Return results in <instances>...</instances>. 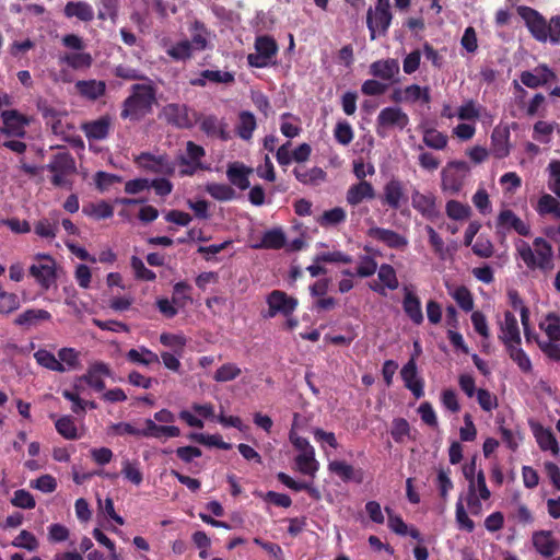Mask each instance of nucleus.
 Wrapping results in <instances>:
<instances>
[{"label": "nucleus", "instance_id": "obj_48", "mask_svg": "<svg viewBox=\"0 0 560 560\" xmlns=\"http://www.w3.org/2000/svg\"><path fill=\"white\" fill-rule=\"evenodd\" d=\"M445 212L452 220H465L470 215L471 209L457 200H448L445 206Z\"/></svg>", "mask_w": 560, "mask_h": 560}, {"label": "nucleus", "instance_id": "obj_31", "mask_svg": "<svg viewBox=\"0 0 560 560\" xmlns=\"http://www.w3.org/2000/svg\"><path fill=\"white\" fill-rule=\"evenodd\" d=\"M67 18H77L82 22H91L94 19V10L84 1H69L65 7Z\"/></svg>", "mask_w": 560, "mask_h": 560}, {"label": "nucleus", "instance_id": "obj_38", "mask_svg": "<svg viewBox=\"0 0 560 560\" xmlns=\"http://www.w3.org/2000/svg\"><path fill=\"white\" fill-rule=\"evenodd\" d=\"M285 245V235L281 229H272L264 233L261 242L255 248L280 249Z\"/></svg>", "mask_w": 560, "mask_h": 560}, {"label": "nucleus", "instance_id": "obj_27", "mask_svg": "<svg viewBox=\"0 0 560 560\" xmlns=\"http://www.w3.org/2000/svg\"><path fill=\"white\" fill-rule=\"evenodd\" d=\"M253 172L250 167L245 166L242 163L234 162L228 166L226 176L230 183L241 190L249 188L250 183L248 175Z\"/></svg>", "mask_w": 560, "mask_h": 560}, {"label": "nucleus", "instance_id": "obj_58", "mask_svg": "<svg viewBox=\"0 0 560 560\" xmlns=\"http://www.w3.org/2000/svg\"><path fill=\"white\" fill-rule=\"evenodd\" d=\"M121 474L125 476L126 479H128L136 486H139L142 482V472L136 460H124Z\"/></svg>", "mask_w": 560, "mask_h": 560}, {"label": "nucleus", "instance_id": "obj_3", "mask_svg": "<svg viewBox=\"0 0 560 560\" xmlns=\"http://www.w3.org/2000/svg\"><path fill=\"white\" fill-rule=\"evenodd\" d=\"M516 250L530 270L539 269L542 272H549L555 268L552 246L542 237H536L533 247L528 243L520 241Z\"/></svg>", "mask_w": 560, "mask_h": 560}, {"label": "nucleus", "instance_id": "obj_8", "mask_svg": "<svg viewBox=\"0 0 560 560\" xmlns=\"http://www.w3.org/2000/svg\"><path fill=\"white\" fill-rule=\"evenodd\" d=\"M380 199L383 206L398 211L401 210L402 206L407 205L409 198L404 183L398 178H392L384 185Z\"/></svg>", "mask_w": 560, "mask_h": 560}, {"label": "nucleus", "instance_id": "obj_15", "mask_svg": "<svg viewBox=\"0 0 560 560\" xmlns=\"http://www.w3.org/2000/svg\"><path fill=\"white\" fill-rule=\"evenodd\" d=\"M399 71V61L394 58L380 59L370 65V74L383 81H397Z\"/></svg>", "mask_w": 560, "mask_h": 560}, {"label": "nucleus", "instance_id": "obj_62", "mask_svg": "<svg viewBox=\"0 0 560 560\" xmlns=\"http://www.w3.org/2000/svg\"><path fill=\"white\" fill-rule=\"evenodd\" d=\"M534 139L540 143H548L553 132V125L544 120H538L534 125Z\"/></svg>", "mask_w": 560, "mask_h": 560}, {"label": "nucleus", "instance_id": "obj_18", "mask_svg": "<svg viewBox=\"0 0 560 560\" xmlns=\"http://www.w3.org/2000/svg\"><path fill=\"white\" fill-rule=\"evenodd\" d=\"M3 129L2 131L9 136L22 137L25 132V126L28 124L27 118L15 109L3 110L1 113Z\"/></svg>", "mask_w": 560, "mask_h": 560}, {"label": "nucleus", "instance_id": "obj_12", "mask_svg": "<svg viewBox=\"0 0 560 560\" xmlns=\"http://www.w3.org/2000/svg\"><path fill=\"white\" fill-rule=\"evenodd\" d=\"M498 230L515 231L521 236H528L530 234V226L517 217L512 210H502L497 218Z\"/></svg>", "mask_w": 560, "mask_h": 560}, {"label": "nucleus", "instance_id": "obj_2", "mask_svg": "<svg viewBox=\"0 0 560 560\" xmlns=\"http://www.w3.org/2000/svg\"><path fill=\"white\" fill-rule=\"evenodd\" d=\"M155 101L156 92L151 84H133L130 95L122 103L120 117L139 121L152 112Z\"/></svg>", "mask_w": 560, "mask_h": 560}, {"label": "nucleus", "instance_id": "obj_13", "mask_svg": "<svg viewBox=\"0 0 560 560\" xmlns=\"http://www.w3.org/2000/svg\"><path fill=\"white\" fill-rule=\"evenodd\" d=\"M187 155L179 156L180 165H190L192 163L191 170H180L182 176H192L198 170H206L201 163V159L206 155V151L201 145L196 144L192 141L187 142L186 147Z\"/></svg>", "mask_w": 560, "mask_h": 560}, {"label": "nucleus", "instance_id": "obj_43", "mask_svg": "<svg viewBox=\"0 0 560 560\" xmlns=\"http://www.w3.org/2000/svg\"><path fill=\"white\" fill-rule=\"evenodd\" d=\"M314 440L320 445L322 450L329 454L337 451L338 442L332 432H326L323 429L316 428L313 431Z\"/></svg>", "mask_w": 560, "mask_h": 560}, {"label": "nucleus", "instance_id": "obj_59", "mask_svg": "<svg viewBox=\"0 0 560 560\" xmlns=\"http://www.w3.org/2000/svg\"><path fill=\"white\" fill-rule=\"evenodd\" d=\"M335 139L342 145H348L353 140V130L348 121L337 122L334 130Z\"/></svg>", "mask_w": 560, "mask_h": 560}, {"label": "nucleus", "instance_id": "obj_61", "mask_svg": "<svg viewBox=\"0 0 560 560\" xmlns=\"http://www.w3.org/2000/svg\"><path fill=\"white\" fill-rule=\"evenodd\" d=\"M481 106H477L472 100H469L458 108L457 116L462 120L478 119L481 116Z\"/></svg>", "mask_w": 560, "mask_h": 560}, {"label": "nucleus", "instance_id": "obj_40", "mask_svg": "<svg viewBox=\"0 0 560 560\" xmlns=\"http://www.w3.org/2000/svg\"><path fill=\"white\" fill-rule=\"evenodd\" d=\"M206 191L218 201H230L236 197V191L228 184H207Z\"/></svg>", "mask_w": 560, "mask_h": 560}, {"label": "nucleus", "instance_id": "obj_35", "mask_svg": "<svg viewBox=\"0 0 560 560\" xmlns=\"http://www.w3.org/2000/svg\"><path fill=\"white\" fill-rule=\"evenodd\" d=\"M126 358L131 363L147 366L153 363H160L159 355L145 347H140L139 349H130L126 353Z\"/></svg>", "mask_w": 560, "mask_h": 560}, {"label": "nucleus", "instance_id": "obj_56", "mask_svg": "<svg viewBox=\"0 0 560 560\" xmlns=\"http://www.w3.org/2000/svg\"><path fill=\"white\" fill-rule=\"evenodd\" d=\"M453 299L465 312H470L474 308V299L471 292L465 287H458L452 294Z\"/></svg>", "mask_w": 560, "mask_h": 560}, {"label": "nucleus", "instance_id": "obj_11", "mask_svg": "<svg viewBox=\"0 0 560 560\" xmlns=\"http://www.w3.org/2000/svg\"><path fill=\"white\" fill-rule=\"evenodd\" d=\"M400 376L405 387L408 388L417 399L424 396V382L422 378L418 377L417 364L413 358L402 366Z\"/></svg>", "mask_w": 560, "mask_h": 560}, {"label": "nucleus", "instance_id": "obj_26", "mask_svg": "<svg viewBox=\"0 0 560 560\" xmlns=\"http://www.w3.org/2000/svg\"><path fill=\"white\" fill-rule=\"evenodd\" d=\"M533 545L536 551L545 558L553 556L558 542L552 538L550 530H538L533 534Z\"/></svg>", "mask_w": 560, "mask_h": 560}, {"label": "nucleus", "instance_id": "obj_57", "mask_svg": "<svg viewBox=\"0 0 560 560\" xmlns=\"http://www.w3.org/2000/svg\"><path fill=\"white\" fill-rule=\"evenodd\" d=\"M378 279L389 290H396L399 285L396 271L394 267L388 264L381 265L378 269Z\"/></svg>", "mask_w": 560, "mask_h": 560}, {"label": "nucleus", "instance_id": "obj_4", "mask_svg": "<svg viewBox=\"0 0 560 560\" xmlns=\"http://www.w3.org/2000/svg\"><path fill=\"white\" fill-rule=\"evenodd\" d=\"M392 20L390 0H377L375 7L370 8L366 12V26L370 32V39L374 40L377 36H385Z\"/></svg>", "mask_w": 560, "mask_h": 560}, {"label": "nucleus", "instance_id": "obj_42", "mask_svg": "<svg viewBox=\"0 0 560 560\" xmlns=\"http://www.w3.org/2000/svg\"><path fill=\"white\" fill-rule=\"evenodd\" d=\"M536 440L541 451H550L553 455H558L559 447L552 431L540 428L536 431Z\"/></svg>", "mask_w": 560, "mask_h": 560}, {"label": "nucleus", "instance_id": "obj_44", "mask_svg": "<svg viewBox=\"0 0 560 560\" xmlns=\"http://www.w3.org/2000/svg\"><path fill=\"white\" fill-rule=\"evenodd\" d=\"M192 44L189 40H180L167 49V55L176 61H186L192 57Z\"/></svg>", "mask_w": 560, "mask_h": 560}, {"label": "nucleus", "instance_id": "obj_21", "mask_svg": "<svg viewBox=\"0 0 560 560\" xmlns=\"http://www.w3.org/2000/svg\"><path fill=\"white\" fill-rule=\"evenodd\" d=\"M110 375L109 366L104 362H95L90 365L86 374L82 376V380L94 390L103 392L105 389L104 377Z\"/></svg>", "mask_w": 560, "mask_h": 560}, {"label": "nucleus", "instance_id": "obj_63", "mask_svg": "<svg viewBox=\"0 0 560 560\" xmlns=\"http://www.w3.org/2000/svg\"><path fill=\"white\" fill-rule=\"evenodd\" d=\"M558 200L552 197L551 195L549 194H544L536 207H535V210L537 211V213L541 217L546 215V214H550L552 213L555 210H557V206H558Z\"/></svg>", "mask_w": 560, "mask_h": 560}, {"label": "nucleus", "instance_id": "obj_19", "mask_svg": "<svg viewBox=\"0 0 560 560\" xmlns=\"http://www.w3.org/2000/svg\"><path fill=\"white\" fill-rule=\"evenodd\" d=\"M163 114L166 121L177 128L187 129L192 126L191 119L188 115V107L184 104H167L163 108Z\"/></svg>", "mask_w": 560, "mask_h": 560}, {"label": "nucleus", "instance_id": "obj_9", "mask_svg": "<svg viewBox=\"0 0 560 560\" xmlns=\"http://www.w3.org/2000/svg\"><path fill=\"white\" fill-rule=\"evenodd\" d=\"M268 304V314L266 317H275L277 314H282L283 316L291 315L296 306L298 300L289 296L285 292L280 290H273L267 296Z\"/></svg>", "mask_w": 560, "mask_h": 560}, {"label": "nucleus", "instance_id": "obj_5", "mask_svg": "<svg viewBox=\"0 0 560 560\" xmlns=\"http://www.w3.org/2000/svg\"><path fill=\"white\" fill-rule=\"evenodd\" d=\"M52 173L51 183L59 187H72V183L67 179V176L75 173V161L68 151H61L54 155L48 164Z\"/></svg>", "mask_w": 560, "mask_h": 560}, {"label": "nucleus", "instance_id": "obj_7", "mask_svg": "<svg viewBox=\"0 0 560 560\" xmlns=\"http://www.w3.org/2000/svg\"><path fill=\"white\" fill-rule=\"evenodd\" d=\"M138 167L154 174L172 176L175 173V163L167 155H154L142 152L135 159Z\"/></svg>", "mask_w": 560, "mask_h": 560}, {"label": "nucleus", "instance_id": "obj_32", "mask_svg": "<svg viewBox=\"0 0 560 560\" xmlns=\"http://www.w3.org/2000/svg\"><path fill=\"white\" fill-rule=\"evenodd\" d=\"M505 350L510 359L518 366V369L529 374L533 371V364L528 354L521 348V343H512L505 346Z\"/></svg>", "mask_w": 560, "mask_h": 560}, {"label": "nucleus", "instance_id": "obj_30", "mask_svg": "<svg viewBox=\"0 0 560 560\" xmlns=\"http://www.w3.org/2000/svg\"><path fill=\"white\" fill-rule=\"evenodd\" d=\"M75 89L83 97L95 101L105 94L106 84L101 80H80L75 83Z\"/></svg>", "mask_w": 560, "mask_h": 560}, {"label": "nucleus", "instance_id": "obj_17", "mask_svg": "<svg viewBox=\"0 0 560 560\" xmlns=\"http://www.w3.org/2000/svg\"><path fill=\"white\" fill-rule=\"evenodd\" d=\"M499 339L503 342L504 347L512 343H521V332L515 315L510 312H504V320L500 323Z\"/></svg>", "mask_w": 560, "mask_h": 560}, {"label": "nucleus", "instance_id": "obj_51", "mask_svg": "<svg viewBox=\"0 0 560 560\" xmlns=\"http://www.w3.org/2000/svg\"><path fill=\"white\" fill-rule=\"evenodd\" d=\"M130 266L133 270L135 278L141 281H154L156 275L144 266V262L138 256H131Z\"/></svg>", "mask_w": 560, "mask_h": 560}, {"label": "nucleus", "instance_id": "obj_37", "mask_svg": "<svg viewBox=\"0 0 560 560\" xmlns=\"http://www.w3.org/2000/svg\"><path fill=\"white\" fill-rule=\"evenodd\" d=\"M538 326L547 335L548 340L560 341V316L557 313L546 314L545 319Z\"/></svg>", "mask_w": 560, "mask_h": 560}, {"label": "nucleus", "instance_id": "obj_50", "mask_svg": "<svg viewBox=\"0 0 560 560\" xmlns=\"http://www.w3.org/2000/svg\"><path fill=\"white\" fill-rule=\"evenodd\" d=\"M57 432L66 439H77L78 428L72 417L63 416L59 418L55 423Z\"/></svg>", "mask_w": 560, "mask_h": 560}, {"label": "nucleus", "instance_id": "obj_23", "mask_svg": "<svg viewBox=\"0 0 560 560\" xmlns=\"http://www.w3.org/2000/svg\"><path fill=\"white\" fill-rule=\"evenodd\" d=\"M112 119L109 116H102L96 120L83 125L82 129L89 140H103L110 130Z\"/></svg>", "mask_w": 560, "mask_h": 560}, {"label": "nucleus", "instance_id": "obj_45", "mask_svg": "<svg viewBox=\"0 0 560 560\" xmlns=\"http://www.w3.org/2000/svg\"><path fill=\"white\" fill-rule=\"evenodd\" d=\"M447 136L434 128L423 130V142L427 147L435 150H443L447 145Z\"/></svg>", "mask_w": 560, "mask_h": 560}, {"label": "nucleus", "instance_id": "obj_24", "mask_svg": "<svg viewBox=\"0 0 560 560\" xmlns=\"http://www.w3.org/2000/svg\"><path fill=\"white\" fill-rule=\"evenodd\" d=\"M226 127L228 125L214 115H208L203 117L200 122V129L208 137L219 138L222 141H226L230 139V133L226 130Z\"/></svg>", "mask_w": 560, "mask_h": 560}, {"label": "nucleus", "instance_id": "obj_49", "mask_svg": "<svg viewBox=\"0 0 560 560\" xmlns=\"http://www.w3.org/2000/svg\"><path fill=\"white\" fill-rule=\"evenodd\" d=\"M346 211L340 207H336L330 210L324 211V213L322 214L317 222L319 223L320 226L327 228L342 223L346 220Z\"/></svg>", "mask_w": 560, "mask_h": 560}, {"label": "nucleus", "instance_id": "obj_6", "mask_svg": "<svg viewBox=\"0 0 560 560\" xmlns=\"http://www.w3.org/2000/svg\"><path fill=\"white\" fill-rule=\"evenodd\" d=\"M409 125L408 115L398 106L383 108L377 118L375 130L377 136L385 138L392 128L404 130Z\"/></svg>", "mask_w": 560, "mask_h": 560}, {"label": "nucleus", "instance_id": "obj_54", "mask_svg": "<svg viewBox=\"0 0 560 560\" xmlns=\"http://www.w3.org/2000/svg\"><path fill=\"white\" fill-rule=\"evenodd\" d=\"M241 369L234 363L221 365L214 373L213 380L220 383L233 381L241 375Z\"/></svg>", "mask_w": 560, "mask_h": 560}, {"label": "nucleus", "instance_id": "obj_47", "mask_svg": "<svg viewBox=\"0 0 560 560\" xmlns=\"http://www.w3.org/2000/svg\"><path fill=\"white\" fill-rule=\"evenodd\" d=\"M255 49L271 60L278 52V44L271 36H258L255 40Z\"/></svg>", "mask_w": 560, "mask_h": 560}, {"label": "nucleus", "instance_id": "obj_39", "mask_svg": "<svg viewBox=\"0 0 560 560\" xmlns=\"http://www.w3.org/2000/svg\"><path fill=\"white\" fill-rule=\"evenodd\" d=\"M237 135L243 140H249L253 137V132L256 129V118L253 113L243 110L238 116Z\"/></svg>", "mask_w": 560, "mask_h": 560}, {"label": "nucleus", "instance_id": "obj_64", "mask_svg": "<svg viewBox=\"0 0 560 560\" xmlns=\"http://www.w3.org/2000/svg\"><path fill=\"white\" fill-rule=\"evenodd\" d=\"M410 427L406 419L398 418L393 421L390 434L396 442H401L409 436Z\"/></svg>", "mask_w": 560, "mask_h": 560}, {"label": "nucleus", "instance_id": "obj_28", "mask_svg": "<svg viewBox=\"0 0 560 560\" xmlns=\"http://www.w3.org/2000/svg\"><path fill=\"white\" fill-rule=\"evenodd\" d=\"M207 81L213 83L231 84L235 81L234 73L221 70H203L200 77L190 80L192 86H205Z\"/></svg>", "mask_w": 560, "mask_h": 560}, {"label": "nucleus", "instance_id": "obj_52", "mask_svg": "<svg viewBox=\"0 0 560 560\" xmlns=\"http://www.w3.org/2000/svg\"><path fill=\"white\" fill-rule=\"evenodd\" d=\"M63 61L73 69H86L92 65V57L89 52H71L63 57Z\"/></svg>", "mask_w": 560, "mask_h": 560}, {"label": "nucleus", "instance_id": "obj_60", "mask_svg": "<svg viewBox=\"0 0 560 560\" xmlns=\"http://www.w3.org/2000/svg\"><path fill=\"white\" fill-rule=\"evenodd\" d=\"M314 262H341V264H351L352 257L348 254H345L340 250L327 252L317 254L314 257Z\"/></svg>", "mask_w": 560, "mask_h": 560}, {"label": "nucleus", "instance_id": "obj_53", "mask_svg": "<svg viewBox=\"0 0 560 560\" xmlns=\"http://www.w3.org/2000/svg\"><path fill=\"white\" fill-rule=\"evenodd\" d=\"M37 364L57 372H65V365L49 351L37 350Z\"/></svg>", "mask_w": 560, "mask_h": 560}, {"label": "nucleus", "instance_id": "obj_25", "mask_svg": "<svg viewBox=\"0 0 560 560\" xmlns=\"http://www.w3.org/2000/svg\"><path fill=\"white\" fill-rule=\"evenodd\" d=\"M374 197L375 189L373 185L366 180H360L349 187L346 199L349 205L357 206L364 199H373Z\"/></svg>", "mask_w": 560, "mask_h": 560}, {"label": "nucleus", "instance_id": "obj_22", "mask_svg": "<svg viewBox=\"0 0 560 560\" xmlns=\"http://www.w3.org/2000/svg\"><path fill=\"white\" fill-rule=\"evenodd\" d=\"M404 291L402 308L405 314L415 325H421L424 318L420 299L407 287Z\"/></svg>", "mask_w": 560, "mask_h": 560}, {"label": "nucleus", "instance_id": "obj_36", "mask_svg": "<svg viewBox=\"0 0 560 560\" xmlns=\"http://www.w3.org/2000/svg\"><path fill=\"white\" fill-rule=\"evenodd\" d=\"M464 186V174L451 167L442 173V189L453 195L458 194Z\"/></svg>", "mask_w": 560, "mask_h": 560}, {"label": "nucleus", "instance_id": "obj_29", "mask_svg": "<svg viewBox=\"0 0 560 560\" xmlns=\"http://www.w3.org/2000/svg\"><path fill=\"white\" fill-rule=\"evenodd\" d=\"M180 430L175 425H161L156 424L152 419L144 420L143 436L155 439H167L179 436Z\"/></svg>", "mask_w": 560, "mask_h": 560}, {"label": "nucleus", "instance_id": "obj_20", "mask_svg": "<svg viewBox=\"0 0 560 560\" xmlns=\"http://www.w3.org/2000/svg\"><path fill=\"white\" fill-rule=\"evenodd\" d=\"M412 207L424 218L433 219L439 214L433 194H421L415 189L411 195Z\"/></svg>", "mask_w": 560, "mask_h": 560}, {"label": "nucleus", "instance_id": "obj_34", "mask_svg": "<svg viewBox=\"0 0 560 560\" xmlns=\"http://www.w3.org/2000/svg\"><path fill=\"white\" fill-rule=\"evenodd\" d=\"M510 132L504 130L502 132L493 131L491 136V152L497 159H504L510 154L509 144Z\"/></svg>", "mask_w": 560, "mask_h": 560}, {"label": "nucleus", "instance_id": "obj_46", "mask_svg": "<svg viewBox=\"0 0 560 560\" xmlns=\"http://www.w3.org/2000/svg\"><path fill=\"white\" fill-rule=\"evenodd\" d=\"M405 101L416 103L421 101L423 104L431 102L430 90L428 86L421 88L418 84H411L405 88Z\"/></svg>", "mask_w": 560, "mask_h": 560}, {"label": "nucleus", "instance_id": "obj_10", "mask_svg": "<svg viewBox=\"0 0 560 560\" xmlns=\"http://www.w3.org/2000/svg\"><path fill=\"white\" fill-rule=\"evenodd\" d=\"M57 278L56 261L49 256L37 254V283L48 290L56 285Z\"/></svg>", "mask_w": 560, "mask_h": 560}, {"label": "nucleus", "instance_id": "obj_16", "mask_svg": "<svg viewBox=\"0 0 560 560\" xmlns=\"http://www.w3.org/2000/svg\"><path fill=\"white\" fill-rule=\"evenodd\" d=\"M328 469L343 482L352 481L360 485L364 479V474L361 468H355L345 460H331L328 465Z\"/></svg>", "mask_w": 560, "mask_h": 560}, {"label": "nucleus", "instance_id": "obj_14", "mask_svg": "<svg viewBox=\"0 0 560 560\" xmlns=\"http://www.w3.org/2000/svg\"><path fill=\"white\" fill-rule=\"evenodd\" d=\"M368 235L393 249H404L408 245V240L405 236L389 229L378 226L370 228Z\"/></svg>", "mask_w": 560, "mask_h": 560}, {"label": "nucleus", "instance_id": "obj_33", "mask_svg": "<svg viewBox=\"0 0 560 560\" xmlns=\"http://www.w3.org/2000/svg\"><path fill=\"white\" fill-rule=\"evenodd\" d=\"M293 174L295 178L304 185H317L326 178V172L317 166L310 170L305 167H295L293 170Z\"/></svg>", "mask_w": 560, "mask_h": 560}, {"label": "nucleus", "instance_id": "obj_1", "mask_svg": "<svg viewBox=\"0 0 560 560\" xmlns=\"http://www.w3.org/2000/svg\"><path fill=\"white\" fill-rule=\"evenodd\" d=\"M517 13L537 42L560 44V15H553L547 21L541 13L527 5H520Z\"/></svg>", "mask_w": 560, "mask_h": 560}, {"label": "nucleus", "instance_id": "obj_41", "mask_svg": "<svg viewBox=\"0 0 560 560\" xmlns=\"http://www.w3.org/2000/svg\"><path fill=\"white\" fill-rule=\"evenodd\" d=\"M191 40L194 50H205L208 46L209 33L205 24L200 21H195L190 27Z\"/></svg>", "mask_w": 560, "mask_h": 560}, {"label": "nucleus", "instance_id": "obj_55", "mask_svg": "<svg viewBox=\"0 0 560 560\" xmlns=\"http://www.w3.org/2000/svg\"><path fill=\"white\" fill-rule=\"evenodd\" d=\"M91 209L88 207L83 208V212L88 215H92L97 220L112 218L114 214L113 207L106 201H100L96 205H91Z\"/></svg>", "mask_w": 560, "mask_h": 560}]
</instances>
